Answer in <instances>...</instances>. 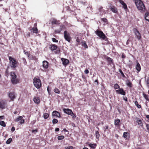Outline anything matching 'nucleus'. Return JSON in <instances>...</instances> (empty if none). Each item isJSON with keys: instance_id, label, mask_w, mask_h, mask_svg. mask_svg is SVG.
<instances>
[{"instance_id": "f257e3e1", "label": "nucleus", "mask_w": 149, "mask_h": 149, "mask_svg": "<svg viewBox=\"0 0 149 149\" xmlns=\"http://www.w3.org/2000/svg\"><path fill=\"white\" fill-rule=\"evenodd\" d=\"M135 3L137 8L140 12L145 11L146 8L142 1L141 0H136Z\"/></svg>"}, {"instance_id": "f03ea898", "label": "nucleus", "mask_w": 149, "mask_h": 149, "mask_svg": "<svg viewBox=\"0 0 149 149\" xmlns=\"http://www.w3.org/2000/svg\"><path fill=\"white\" fill-rule=\"evenodd\" d=\"M10 75L11 81L13 84H16L19 82V79L17 78V76L15 72H11Z\"/></svg>"}, {"instance_id": "7ed1b4c3", "label": "nucleus", "mask_w": 149, "mask_h": 149, "mask_svg": "<svg viewBox=\"0 0 149 149\" xmlns=\"http://www.w3.org/2000/svg\"><path fill=\"white\" fill-rule=\"evenodd\" d=\"M9 60L10 66L12 68H15L17 67L18 62L15 59L11 56H9Z\"/></svg>"}, {"instance_id": "20e7f679", "label": "nucleus", "mask_w": 149, "mask_h": 149, "mask_svg": "<svg viewBox=\"0 0 149 149\" xmlns=\"http://www.w3.org/2000/svg\"><path fill=\"white\" fill-rule=\"evenodd\" d=\"M95 34L102 40H104L106 38L105 35L102 31L97 30L95 31Z\"/></svg>"}, {"instance_id": "39448f33", "label": "nucleus", "mask_w": 149, "mask_h": 149, "mask_svg": "<svg viewBox=\"0 0 149 149\" xmlns=\"http://www.w3.org/2000/svg\"><path fill=\"white\" fill-rule=\"evenodd\" d=\"M33 83L34 86L38 89L41 86V82L39 79H34Z\"/></svg>"}, {"instance_id": "423d86ee", "label": "nucleus", "mask_w": 149, "mask_h": 149, "mask_svg": "<svg viewBox=\"0 0 149 149\" xmlns=\"http://www.w3.org/2000/svg\"><path fill=\"white\" fill-rule=\"evenodd\" d=\"M133 31L135 35V38L139 40H140L141 37V35L137 29L134 28L133 29Z\"/></svg>"}, {"instance_id": "0eeeda50", "label": "nucleus", "mask_w": 149, "mask_h": 149, "mask_svg": "<svg viewBox=\"0 0 149 149\" xmlns=\"http://www.w3.org/2000/svg\"><path fill=\"white\" fill-rule=\"evenodd\" d=\"M64 38L65 40L69 42H70L71 40V37L69 33L66 31H65L64 32Z\"/></svg>"}, {"instance_id": "6e6552de", "label": "nucleus", "mask_w": 149, "mask_h": 149, "mask_svg": "<svg viewBox=\"0 0 149 149\" xmlns=\"http://www.w3.org/2000/svg\"><path fill=\"white\" fill-rule=\"evenodd\" d=\"M8 95L12 101H13L14 99L15 98L16 96L14 92H8Z\"/></svg>"}, {"instance_id": "1a4fd4ad", "label": "nucleus", "mask_w": 149, "mask_h": 149, "mask_svg": "<svg viewBox=\"0 0 149 149\" xmlns=\"http://www.w3.org/2000/svg\"><path fill=\"white\" fill-rule=\"evenodd\" d=\"M7 101L6 100H2L0 102V108L4 109L6 106Z\"/></svg>"}, {"instance_id": "9d476101", "label": "nucleus", "mask_w": 149, "mask_h": 149, "mask_svg": "<svg viewBox=\"0 0 149 149\" xmlns=\"http://www.w3.org/2000/svg\"><path fill=\"white\" fill-rule=\"evenodd\" d=\"M110 10L114 13H117L118 12L117 8L115 6L111 5L109 7Z\"/></svg>"}, {"instance_id": "9b49d317", "label": "nucleus", "mask_w": 149, "mask_h": 149, "mask_svg": "<svg viewBox=\"0 0 149 149\" xmlns=\"http://www.w3.org/2000/svg\"><path fill=\"white\" fill-rule=\"evenodd\" d=\"M116 92L118 94H120L123 95H125L126 94L125 92L122 88H120L119 90H116Z\"/></svg>"}, {"instance_id": "f8f14e48", "label": "nucleus", "mask_w": 149, "mask_h": 149, "mask_svg": "<svg viewBox=\"0 0 149 149\" xmlns=\"http://www.w3.org/2000/svg\"><path fill=\"white\" fill-rule=\"evenodd\" d=\"M121 123L120 119H117L114 120V125L116 127H120Z\"/></svg>"}, {"instance_id": "ddd939ff", "label": "nucleus", "mask_w": 149, "mask_h": 149, "mask_svg": "<svg viewBox=\"0 0 149 149\" xmlns=\"http://www.w3.org/2000/svg\"><path fill=\"white\" fill-rule=\"evenodd\" d=\"M65 26L64 25H61L60 26V28L59 29H56L55 31V32L57 33H59L62 30L65 29Z\"/></svg>"}, {"instance_id": "4468645a", "label": "nucleus", "mask_w": 149, "mask_h": 149, "mask_svg": "<svg viewBox=\"0 0 149 149\" xmlns=\"http://www.w3.org/2000/svg\"><path fill=\"white\" fill-rule=\"evenodd\" d=\"M52 116L60 118L61 117V115L59 113L56 111H53L52 113Z\"/></svg>"}, {"instance_id": "2eb2a0df", "label": "nucleus", "mask_w": 149, "mask_h": 149, "mask_svg": "<svg viewBox=\"0 0 149 149\" xmlns=\"http://www.w3.org/2000/svg\"><path fill=\"white\" fill-rule=\"evenodd\" d=\"M64 112L68 115H70L71 114V113H72V111L71 109H65L64 108L63 109Z\"/></svg>"}, {"instance_id": "dca6fc26", "label": "nucleus", "mask_w": 149, "mask_h": 149, "mask_svg": "<svg viewBox=\"0 0 149 149\" xmlns=\"http://www.w3.org/2000/svg\"><path fill=\"white\" fill-rule=\"evenodd\" d=\"M99 10L100 12V14L101 15H103L105 14L106 13L105 10L103 9L102 7H100L99 9Z\"/></svg>"}, {"instance_id": "f3484780", "label": "nucleus", "mask_w": 149, "mask_h": 149, "mask_svg": "<svg viewBox=\"0 0 149 149\" xmlns=\"http://www.w3.org/2000/svg\"><path fill=\"white\" fill-rule=\"evenodd\" d=\"M42 66L45 68H48V63L47 61H44L42 62Z\"/></svg>"}, {"instance_id": "a211bd4d", "label": "nucleus", "mask_w": 149, "mask_h": 149, "mask_svg": "<svg viewBox=\"0 0 149 149\" xmlns=\"http://www.w3.org/2000/svg\"><path fill=\"white\" fill-rule=\"evenodd\" d=\"M33 101L34 102L37 104H39L40 102L39 97H34Z\"/></svg>"}, {"instance_id": "6ab92c4d", "label": "nucleus", "mask_w": 149, "mask_h": 149, "mask_svg": "<svg viewBox=\"0 0 149 149\" xmlns=\"http://www.w3.org/2000/svg\"><path fill=\"white\" fill-rule=\"evenodd\" d=\"M61 60L63 62V63L64 65H67L69 63V60L65 58H62Z\"/></svg>"}, {"instance_id": "aec40b11", "label": "nucleus", "mask_w": 149, "mask_h": 149, "mask_svg": "<svg viewBox=\"0 0 149 149\" xmlns=\"http://www.w3.org/2000/svg\"><path fill=\"white\" fill-rule=\"evenodd\" d=\"M135 68L138 72H140L141 70V67L140 65L138 62H137L136 63V66Z\"/></svg>"}, {"instance_id": "412c9836", "label": "nucleus", "mask_w": 149, "mask_h": 149, "mask_svg": "<svg viewBox=\"0 0 149 149\" xmlns=\"http://www.w3.org/2000/svg\"><path fill=\"white\" fill-rule=\"evenodd\" d=\"M136 122L138 123V124L141 126H143V123L142 121L140 119L138 118L137 119Z\"/></svg>"}, {"instance_id": "4be33fe9", "label": "nucleus", "mask_w": 149, "mask_h": 149, "mask_svg": "<svg viewBox=\"0 0 149 149\" xmlns=\"http://www.w3.org/2000/svg\"><path fill=\"white\" fill-rule=\"evenodd\" d=\"M50 46V49L52 50H56L57 48V46L55 45H51Z\"/></svg>"}, {"instance_id": "5701e85b", "label": "nucleus", "mask_w": 149, "mask_h": 149, "mask_svg": "<svg viewBox=\"0 0 149 149\" xmlns=\"http://www.w3.org/2000/svg\"><path fill=\"white\" fill-rule=\"evenodd\" d=\"M81 45L83 47H84L85 48H88V47L86 44V42L85 41H83L81 42Z\"/></svg>"}, {"instance_id": "b1692460", "label": "nucleus", "mask_w": 149, "mask_h": 149, "mask_svg": "<svg viewBox=\"0 0 149 149\" xmlns=\"http://www.w3.org/2000/svg\"><path fill=\"white\" fill-rule=\"evenodd\" d=\"M88 146L90 147L93 149L95 148L96 146V145L94 144L89 143L88 144Z\"/></svg>"}, {"instance_id": "393cba45", "label": "nucleus", "mask_w": 149, "mask_h": 149, "mask_svg": "<svg viewBox=\"0 0 149 149\" xmlns=\"http://www.w3.org/2000/svg\"><path fill=\"white\" fill-rule=\"evenodd\" d=\"M145 19L149 22V14L146 13L145 15Z\"/></svg>"}, {"instance_id": "a878e982", "label": "nucleus", "mask_w": 149, "mask_h": 149, "mask_svg": "<svg viewBox=\"0 0 149 149\" xmlns=\"http://www.w3.org/2000/svg\"><path fill=\"white\" fill-rule=\"evenodd\" d=\"M31 31V32H32L33 33H36L37 32L38 29L37 28H33Z\"/></svg>"}, {"instance_id": "bb28decb", "label": "nucleus", "mask_w": 149, "mask_h": 149, "mask_svg": "<svg viewBox=\"0 0 149 149\" xmlns=\"http://www.w3.org/2000/svg\"><path fill=\"white\" fill-rule=\"evenodd\" d=\"M29 59L30 60H34L35 57L34 56H33L32 55L29 54L28 56Z\"/></svg>"}, {"instance_id": "cd10ccee", "label": "nucleus", "mask_w": 149, "mask_h": 149, "mask_svg": "<svg viewBox=\"0 0 149 149\" xmlns=\"http://www.w3.org/2000/svg\"><path fill=\"white\" fill-rule=\"evenodd\" d=\"M23 117L22 116H19L15 120V122H17L19 121L20 120L22 119Z\"/></svg>"}, {"instance_id": "c85d7f7f", "label": "nucleus", "mask_w": 149, "mask_h": 149, "mask_svg": "<svg viewBox=\"0 0 149 149\" xmlns=\"http://www.w3.org/2000/svg\"><path fill=\"white\" fill-rule=\"evenodd\" d=\"M52 24H58L59 23V21H57V20H56L55 19H53V21H52Z\"/></svg>"}, {"instance_id": "c756f323", "label": "nucleus", "mask_w": 149, "mask_h": 149, "mask_svg": "<svg viewBox=\"0 0 149 149\" xmlns=\"http://www.w3.org/2000/svg\"><path fill=\"white\" fill-rule=\"evenodd\" d=\"M114 88L116 89H118V90L120 88L119 86L117 84L114 85Z\"/></svg>"}, {"instance_id": "7c9ffc66", "label": "nucleus", "mask_w": 149, "mask_h": 149, "mask_svg": "<svg viewBox=\"0 0 149 149\" xmlns=\"http://www.w3.org/2000/svg\"><path fill=\"white\" fill-rule=\"evenodd\" d=\"M49 116V115L48 113H44L43 117L45 119L47 118H48Z\"/></svg>"}, {"instance_id": "2f4dec72", "label": "nucleus", "mask_w": 149, "mask_h": 149, "mask_svg": "<svg viewBox=\"0 0 149 149\" xmlns=\"http://www.w3.org/2000/svg\"><path fill=\"white\" fill-rule=\"evenodd\" d=\"M129 134V133L128 132H125L123 134V136L125 138H127V137Z\"/></svg>"}, {"instance_id": "473e14b6", "label": "nucleus", "mask_w": 149, "mask_h": 149, "mask_svg": "<svg viewBox=\"0 0 149 149\" xmlns=\"http://www.w3.org/2000/svg\"><path fill=\"white\" fill-rule=\"evenodd\" d=\"M143 97L145 98V99L147 100V101H149V99L148 98V96L144 93H143Z\"/></svg>"}, {"instance_id": "72a5a7b5", "label": "nucleus", "mask_w": 149, "mask_h": 149, "mask_svg": "<svg viewBox=\"0 0 149 149\" xmlns=\"http://www.w3.org/2000/svg\"><path fill=\"white\" fill-rule=\"evenodd\" d=\"M95 134L96 138L97 139H99L100 136L99 132L97 131H96L95 133Z\"/></svg>"}, {"instance_id": "f704fd0d", "label": "nucleus", "mask_w": 149, "mask_h": 149, "mask_svg": "<svg viewBox=\"0 0 149 149\" xmlns=\"http://www.w3.org/2000/svg\"><path fill=\"white\" fill-rule=\"evenodd\" d=\"M134 104L136 106H137V107L138 108H140L141 107V106L140 105H139L138 104V102L137 101H135L134 102Z\"/></svg>"}, {"instance_id": "c9c22d12", "label": "nucleus", "mask_w": 149, "mask_h": 149, "mask_svg": "<svg viewBox=\"0 0 149 149\" xmlns=\"http://www.w3.org/2000/svg\"><path fill=\"white\" fill-rule=\"evenodd\" d=\"M12 141V139L11 138H9L6 141V143L7 144H10L11 141Z\"/></svg>"}, {"instance_id": "e433bc0d", "label": "nucleus", "mask_w": 149, "mask_h": 149, "mask_svg": "<svg viewBox=\"0 0 149 149\" xmlns=\"http://www.w3.org/2000/svg\"><path fill=\"white\" fill-rule=\"evenodd\" d=\"M127 85L129 87H132V83L129 81H128L127 82Z\"/></svg>"}, {"instance_id": "4c0bfd02", "label": "nucleus", "mask_w": 149, "mask_h": 149, "mask_svg": "<svg viewBox=\"0 0 149 149\" xmlns=\"http://www.w3.org/2000/svg\"><path fill=\"white\" fill-rule=\"evenodd\" d=\"M64 137L63 136L61 135V136H58V137L57 138H58V140H60L63 139L64 138Z\"/></svg>"}, {"instance_id": "58836bf2", "label": "nucleus", "mask_w": 149, "mask_h": 149, "mask_svg": "<svg viewBox=\"0 0 149 149\" xmlns=\"http://www.w3.org/2000/svg\"><path fill=\"white\" fill-rule=\"evenodd\" d=\"M0 125L3 127H5L6 126V124L4 121H0Z\"/></svg>"}, {"instance_id": "ea45409f", "label": "nucleus", "mask_w": 149, "mask_h": 149, "mask_svg": "<svg viewBox=\"0 0 149 149\" xmlns=\"http://www.w3.org/2000/svg\"><path fill=\"white\" fill-rule=\"evenodd\" d=\"M119 72L121 74V75H122V76L123 77H125V75H124L123 73V72H122V70L121 69H119Z\"/></svg>"}, {"instance_id": "a19ab883", "label": "nucleus", "mask_w": 149, "mask_h": 149, "mask_svg": "<svg viewBox=\"0 0 149 149\" xmlns=\"http://www.w3.org/2000/svg\"><path fill=\"white\" fill-rule=\"evenodd\" d=\"M53 124H55L58 122V120L56 119H54L52 121Z\"/></svg>"}, {"instance_id": "79ce46f5", "label": "nucleus", "mask_w": 149, "mask_h": 149, "mask_svg": "<svg viewBox=\"0 0 149 149\" xmlns=\"http://www.w3.org/2000/svg\"><path fill=\"white\" fill-rule=\"evenodd\" d=\"M54 91L55 93L58 94H59L60 93V91L58 89L56 88H55L54 89Z\"/></svg>"}, {"instance_id": "37998d69", "label": "nucleus", "mask_w": 149, "mask_h": 149, "mask_svg": "<svg viewBox=\"0 0 149 149\" xmlns=\"http://www.w3.org/2000/svg\"><path fill=\"white\" fill-rule=\"evenodd\" d=\"M107 59L108 61L111 62H112V59L111 58L107 56Z\"/></svg>"}, {"instance_id": "c03bdc74", "label": "nucleus", "mask_w": 149, "mask_h": 149, "mask_svg": "<svg viewBox=\"0 0 149 149\" xmlns=\"http://www.w3.org/2000/svg\"><path fill=\"white\" fill-rule=\"evenodd\" d=\"M65 149H73V148L72 146H66L65 147Z\"/></svg>"}, {"instance_id": "a18cd8bd", "label": "nucleus", "mask_w": 149, "mask_h": 149, "mask_svg": "<svg viewBox=\"0 0 149 149\" xmlns=\"http://www.w3.org/2000/svg\"><path fill=\"white\" fill-rule=\"evenodd\" d=\"M122 5L123 8L125 10H126L127 9V5L125 3Z\"/></svg>"}, {"instance_id": "49530a36", "label": "nucleus", "mask_w": 149, "mask_h": 149, "mask_svg": "<svg viewBox=\"0 0 149 149\" xmlns=\"http://www.w3.org/2000/svg\"><path fill=\"white\" fill-rule=\"evenodd\" d=\"M23 62L24 65H26V64L27 62L25 58H22Z\"/></svg>"}, {"instance_id": "de8ad7c7", "label": "nucleus", "mask_w": 149, "mask_h": 149, "mask_svg": "<svg viewBox=\"0 0 149 149\" xmlns=\"http://www.w3.org/2000/svg\"><path fill=\"white\" fill-rule=\"evenodd\" d=\"M70 115H71L73 118H76L75 115L72 112V113H71V114Z\"/></svg>"}, {"instance_id": "09e8293b", "label": "nucleus", "mask_w": 149, "mask_h": 149, "mask_svg": "<svg viewBox=\"0 0 149 149\" xmlns=\"http://www.w3.org/2000/svg\"><path fill=\"white\" fill-rule=\"evenodd\" d=\"M102 20L105 22H107V20L106 18H102Z\"/></svg>"}, {"instance_id": "8fccbe9b", "label": "nucleus", "mask_w": 149, "mask_h": 149, "mask_svg": "<svg viewBox=\"0 0 149 149\" xmlns=\"http://www.w3.org/2000/svg\"><path fill=\"white\" fill-rule=\"evenodd\" d=\"M52 40L53 42H58V40L55 38H52Z\"/></svg>"}, {"instance_id": "3c124183", "label": "nucleus", "mask_w": 149, "mask_h": 149, "mask_svg": "<svg viewBox=\"0 0 149 149\" xmlns=\"http://www.w3.org/2000/svg\"><path fill=\"white\" fill-rule=\"evenodd\" d=\"M24 123V119H22L20 120V121L19 122V123H20V124H22Z\"/></svg>"}, {"instance_id": "603ef678", "label": "nucleus", "mask_w": 149, "mask_h": 149, "mask_svg": "<svg viewBox=\"0 0 149 149\" xmlns=\"http://www.w3.org/2000/svg\"><path fill=\"white\" fill-rule=\"evenodd\" d=\"M24 54H26L27 56H28V55H29V54L28 53V52L26 51H24Z\"/></svg>"}, {"instance_id": "864d4df0", "label": "nucleus", "mask_w": 149, "mask_h": 149, "mask_svg": "<svg viewBox=\"0 0 149 149\" xmlns=\"http://www.w3.org/2000/svg\"><path fill=\"white\" fill-rule=\"evenodd\" d=\"M15 130V128L14 127H12L11 129V130L12 132H13Z\"/></svg>"}, {"instance_id": "5fc2aeb1", "label": "nucleus", "mask_w": 149, "mask_h": 149, "mask_svg": "<svg viewBox=\"0 0 149 149\" xmlns=\"http://www.w3.org/2000/svg\"><path fill=\"white\" fill-rule=\"evenodd\" d=\"M84 72L86 74H88L89 73V70L88 69H86L84 71Z\"/></svg>"}, {"instance_id": "6e6d98bb", "label": "nucleus", "mask_w": 149, "mask_h": 149, "mask_svg": "<svg viewBox=\"0 0 149 149\" xmlns=\"http://www.w3.org/2000/svg\"><path fill=\"white\" fill-rule=\"evenodd\" d=\"M120 2L122 5H123L124 3H125L122 0L120 1Z\"/></svg>"}, {"instance_id": "4d7b16f0", "label": "nucleus", "mask_w": 149, "mask_h": 149, "mask_svg": "<svg viewBox=\"0 0 149 149\" xmlns=\"http://www.w3.org/2000/svg\"><path fill=\"white\" fill-rule=\"evenodd\" d=\"M146 127L147 130L149 131V125L146 124Z\"/></svg>"}, {"instance_id": "13d9d810", "label": "nucleus", "mask_w": 149, "mask_h": 149, "mask_svg": "<svg viewBox=\"0 0 149 149\" xmlns=\"http://www.w3.org/2000/svg\"><path fill=\"white\" fill-rule=\"evenodd\" d=\"M108 127L107 126H106L104 128V132H105L106 131L107 129H108Z\"/></svg>"}, {"instance_id": "bf43d9fd", "label": "nucleus", "mask_w": 149, "mask_h": 149, "mask_svg": "<svg viewBox=\"0 0 149 149\" xmlns=\"http://www.w3.org/2000/svg\"><path fill=\"white\" fill-rule=\"evenodd\" d=\"M76 41L78 42H80V40L79 39V38L78 37H77V39H76Z\"/></svg>"}, {"instance_id": "052dcab7", "label": "nucleus", "mask_w": 149, "mask_h": 149, "mask_svg": "<svg viewBox=\"0 0 149 149\" xmlns=\"http://www.w3.org/2000/svg\"><path fill=\"white\" fill-rule=\"evenodd\" d=\"M55 131L56 132H58L59 131V129L58 128H57L55 129Z\"/></svg>"}, {"instance_id": "680f3d73", "label": "nucleus", "mask_w": 149, "mask_h": 149, "mask_svg": "<svg viewBox=\"0 0 149 149\" xmlns=\"http://www.w3.org/2000/svg\"><path fill=\"white\" fill-rule=\"evenodd\" d=\"M30 33H28L27 34L26 36L27 37H29L30 36Z\"/></svg>"}, {"instance_id": "e2e57ef3", "label": "nucleus", "mask_w": 149, "mask_h": 149, "mask_svg": "<svg viewBox=\"0 0 149 149\" xmlns=\"http://www.w3.org/2000/svg\"><path fill=\"white\" fill-rule=\"evenodd\" d=\"M123 99L125 101H127V97H123Z\"/></svg>"}, {"instance_id": "0e129e2a", "label": "nucleus", "mask_w": 149, "mask_h": 149, "mask_svg": "<svg viewBox=\"0 0 149 149\" xmlns=\"http://www.w3.org/2000/svg\"><path fill=\"white\" fill-rule=\"evenodd\" d=\"M37 132V130H33L32 131V132Z\"/></svg>"}, {"instance_id": "69168bd1", "label": "nucleus", "mask_w": 149, "mask_h": 149, "mask_svg": "<svg viewBox=\"0 0 149 149\" xmlns=\"http://www.w3.org/2000/svg\"><path fill=\"white\" fill-rule=\"evenodd\" d=\"M146 118L149 120V115H146Z\"/></svg>"}, {"instance_id": "338daca9", "label": "nucleus", "mask_w": 149, "mask_h": 149, "mask_svg": "<svg viewBox=\"0 0 149 149\" xmlns=\"http://www.w3.org/2000/svg\"><path fill=\"white\" fill-rule=\"evenodd\" d=\"M129 43V40H128L126 42V45H127Z\"/></svg>"}, {"instance_id": "774afa93", "label": "nucleus", "mask_w": 149, "mask_h": 149, "mask_svg": "<svg viewBox=\"0 0 149 149\" xmlns=\"http://www.w3.org/2000/svg\"><path fill=\"white\" fill-rule=\"evenodd\" d=\"M17 113V111H15L14 112V113L15 114H16Z\"/></svg>"}]
</instances>
